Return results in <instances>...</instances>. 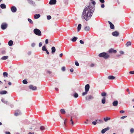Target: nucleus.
<instances>
[{"label": "nucleus", "mask_w": 134, "mask_h": 134, "mask_svg": "<svg viewBox=\"0 0 134 134\" xmlns=\"http://www.w3.org/2000/svg\"><path fill=\"white\" fill-rule=\"evenodd\" d=\"M96 2L93 1L90 3L89 5L85 7L82 13V17L86 21L89 20L92 16L94 10V5Z\"/></svg>", "instance_id": "nucleus-1"}, {"label": "nucleus", "mask_w": 134, "mask_h": 134, "mask_svg": "<svg viewBox=\"0 0 134 134\" xmlns=\"http://www.w3.org/2000/svg\"><path fill=\"white\" fill-rule=\"evenodd\" d=\"M99 56L100 57H103L105 59H107L109 57V55L105 52L99 54Z\"/></svg>", "instance_id": "nucleus-2"}, {"label": "nucleus", "mask_w": 134, "mask_h": 134, "mask_svg": "<svg viewBox=\"0 0 134 134\" xmlns=\"http://www.w3.org/2000/svg\"><path fill=\"white\" fill-rule=\"evenodd\" d=\"M107 95V93L105 92H103L101 93V95L103 97V98L101 100V102L102 104H104L106 102L105 96Z\"/></svg>", "instance_id": "nucleus-3"}, {"label": "nucleus", "mask_w": 134, "mask_h": 134, "mask_svg": "<svg viewBox=\"0 0 134 134\" xmlns=\"http://www.w3.org/2000/svg\"><path fill=\"white\" fill-rule=\"evenodd\" d=\"M34 33L36 35L40 36L41 35V31L37 29H35L34 30Z\"/></svg>", "instance_id": "nucleus-4"}, {"label": "nucleus", "mask_w": 134, "mask_h": 134, "mask_svg": "<svg viewBox=\"0 0 134 134\" xmlns=\"http://www.w3.org/2000/svg\"><path fill=\"white\" fill-rule=\"evenodd\" d=\"M29 88L30 89L33 91L36 90L37 89V87L35 86H34L32 85H30L29 86Z\"/></svg>", "instance_id": "nucleus-5"}, {"label": "nucleus", "mask_w": 134, "mask_h": 134, "mask_svg": "<svg viewBox=\"0 0 134 134\" xmlns=\"http://www.w3.org/2000/svg\"><path fill=\"white\" fill-rule=\"evenodd\" d=\"M11 10L13 13H15L17 11V8L15 6H13L11 7Z\"/></svg>", "instance_id": "nucleus-6"}, {"label": "nucleus", "mask_w": 134, "mask_h": 134, "mask_svg": "<svg viewBox=\"0 0 134 134\" xmlns=\"http://www.w3.org/2000/svg\"><path fill=\"white\" fill-rule=\"evenodd\" d=\"M7 24L5 23H3L1 25V27L2 29H5L7 27Z\"/></svg>", "instance_id": "nucleus-7"}, {"label": "nucleus", "mask_w": 134, "mask_h": 134, "mask_svg": "<svg viewBox=\"0 0 134 134\" xmlns=\"http://www.w3.org/2000/svg\"><path fill=\"white\" fill-rule=\"evenodd\" d=\"M93 97L91 95H89L86 96V99L87 100L91 99H93Z\"/></svg>", "instance_id": "nucleus-8"}, {"label": "nucleus", "mask_w": 134, "mask_h": 134, "mask_svg": "<svg viewBox=\"0 0 134 134\" xmlns=\"http://www.w3.org/2000/svg\"><path fill=\"white\" fill-rule=\"evenodd\" d=\"M112 35L114 36L117 37L119 35V33L117 31H116L112 33Z\"/></svg>", "instance_id": "nucleus-9"}, {"label": "nucleus", "mask_w": 134, "mask_h": 134, "mask_svg": "<svg viewBox=\"0 0 134 134\" xmlns=\"http://www.w3.org/2000/svg\"><path fill=\"white\" fill-rule=\"evenodd\" d=\"M109 129V127H108L107 128L103 129L101 131V133H102L103 134L106 131L108 130Z\"/></svg>", "instance_id": "nucleus-10"}, {"label": "nucleus", "mask_w": 134, "mask_h": 134, "mask_svg": "<svg viewBox=\"0 0 134 134\" xmlns=\"http://www.w3.org/2000/svg\"><path fill=\"white\" fill-rule=\"evenodd\" d=\"M109 53H116V50H114L112 48L110 49L108 51Z\"/></svg>", "instance_id": "nucleus-11"}, {"label": "nucleus", "mask_w": 134, "mask_h": 134, "mask_svg": "<svg viewBox=\"0 0 134 134\" xmlns=\"http://www.w3.org/2000/svg\"><path fill=\"white\" fill-rule=\"evenodd\" d=\"M28 3L33 5H35V3L32 0H27Z\"/></svg>", "instance_id": "nucleus-12"}, {"label": "nucleus", "mask_w": 134, "mask_h": 134, "mask_svg": "<svg viewBox=\"0 0 134 134\" xmlns=\"http://www.w3.org/2000/svg\"><path fill=\"white\" fill-rule=\"evenodd\" d=\"M90 88V85L89 84H87L85 86V91H87L88 92L89 91Z\"/></svg>", "instance_id": "nucleus-13"}, {"label": "nucleus", "mask_w": 134, "mask_h": 134, "mask_svg": "<svg viewBox=\"0 0 134 134\" xmlns=\"http://www.w3.org/2000/svg\"><path fill=\"white\" fill-rule=\"evenodd\" d=\"M56 0H51L49 2L50 4H54L56 3Z\"/></svg>", "instance_id": "nucleus-14"}, {"label": "nucleus", "mask_w": 134, "mask_h": 134, "mask_svg": "<svg viewBox=\"0 0 134 134\" xmlns=\"http://www.w3.org/2000/svg\"><path fill=\"white\" fill-rule=\"evenodd\" d=\"M109 23L110 25V27L111 29H114V25L110 21H109Z\"/></svg>", "instance_id": "nucleus-15"}, {"label": "nucleus", "mask_w": 134, "mask_h": 134, "mask_svg": "<svg viewBox=\"0 0 134 134\" xmlns=\"http://www.w3.org/2000/svg\"><path fill=\"white\" fill-rule=\"evenodd\" d=\"M113 105L114 107L117 106L118 104V102L117 100H114L113 103Z\"/></svg>", "instance_id": "nucleus-16"}, {"label": "nucleus", "mask_w": 134, "mask_h": 134, "mask_svg": "<svg viewBox=\"0 0 134 134\" xmlns=\"http://www.w3.org/2000/svg\"><path fill=\"white\" fill-rule=\"evenodd\" d=\"M40 15L39 14H36L34 15V18L35 19H37L40 16Z\"/></svg>", "instance_id": "nucleus-17"}, {"label": "nucleus", "mask_w": 134, "mask_h": 134, "mask_svg": "<svg viewBox=\"0 0 134 134\" xmlns=\"http://www.w3.org/2000/svg\"><path fill=\"white\" fill-rule=\"evenodd\" d=\"M51 50H52V54H53L55 52V47H53L51 48Z\"/></svg>", "instance_id": "nucleus-18"}, {"label": "nucleus", "mask_w": 134, "mask_h": 134, "mask_svg": "<svg viewBox=\"0 0 134 134\" xmlns=\"http://www.w3.org/2000/svg\"><path fill=\"white\" fill-rule=\"evenodd\" d=\"M115 78V77L113 76H109L108 77V79L109 80H114Z\"/></svg>", "instance_id": "nucleus-19"}, {"label": "nucleus", "mask_w": 134, "mask_h": 134, "mask_svg": "<svg viewBox=\"0 0 134 134\" xmlns=\"http://www.w3.org/2000/svg\"><path fill=\"white\" fill-rule=\"evenodd\" d=\"M0 7L2 9H5L6 8V5L3 4H1Z\"/></svg>", "instance_id": "nucleus-20"}, {"label": "nucleus", "mask_w": 134, "mask_h": 134, "mask_svg": "<svg viewBox=\"0 0 134 134\" xmlns=\"http://www.w3.org/2000/svg\"><path fill=\"white\" fill-rule=\"evenodd\" d=\"M84 30L86 31H88L90 30V27L89 26H86L85 27Z\"/></svg>", "instance_id": "nucleus-21"}, {"label": "nucleus", "mask_w": 134, "mask_h": 134, "mask_svg": "<svg viewBox=\"0 0 134 134\" xmlns=\"http://www.w3.org/2000/svg\"><path fill=\"white\" fill-rule=\"evenodd\" d=\"M40 129L41 131H42L45 130V128L43 126H41L40 127Z\"/></svg>", "instance_id": "nucleus-22"}, {"label": "nucleus", "mask_w": 134, "mask_h": 134, "mask_svg": "<svg viewBox=\"0 0 134 134\" xmlns=\"http://www.w3.org/2000/svg\"><path fill=\"white\" fill-rule=\"evenodd\" d=\"M77 39V38L76 37H74L71 40V41L73 42H74L76 41Z\"/></svg>", "instance_id": "nucleus-23"}, {"label": "nucleus", "mask_w": 134, "mask_h": 134, "mask_svg": "<svg viewBox=\"0 0 134 134\" xmlns=\"http://www.w3.org/2000/svg\"><path fill=\"white\" fill-rule=\"evenodd\" d=\"M81 24H79L78 25L77 27V31H79L81 29Z\"/></svg>", "instance_id": "nucleus-24"}, {"label": "nucleus", "mask_w": 134, "mask_h": 134, "mask_svg": "<svg viewBox=\"0 0 134 134\" xmlns=\"http://www.w3.org/2000/svg\"><path fill=\"white\" fill-rule=\"evenodd\" d=\"M7 93V91H3L0 92V94H5Z\"/></svg>", "instance_id": "nucleus-25"}, {"label": "nucleus", "mask_w": 134, "mask_h": 134, "mask_svg": "<svg viewBox=\"0 0 134 134\" xmlns=\"http://www.w3.org/2000/svg\"><path fill=\"white\" fill-rule=\"evenodd\" d=\"M20 114H21V112L20 111L18 110V112H17L15 113V116H17L18 115H20Z\"/></svg>", "instance_id": "nucleus-26"}, {"label": "nucleus", "mask_w": 134, "mask_h": 134, "mask_svg": "<svg viewBox=\"0 0 134 134\" xmlns=\"http://www.w3.org/2000/svg\"><path fill=\"white\" fill-rule=\"evenodd\" d=\"M13 42L12 40H10L8 42V45L10 46H12L13 44Z\"/></svg>", "instance_id": "nucleus-27"}, {"label": "nucleus", "mask_w": 134, "mask_h": 134, "mask_svg": "<svg viewBox=\"0 0 134 134\" xmlns=\"http://www.w3.org/2000/svg\"><path fill=\"white\" fill-rule=\"evenodd\" d=\"M110 118H108V117H106V118H104V120L105 122H107L108 120H110Z\"/></svg>", "instance_id": "nucleus-28"}, {"label": "nucleus", "mask_w": 134, "mask_h": 134, "mask_svg": "<svg viewBox=\"0 0 134 134\" xmlns=\"http://www.w3.org/2000/svg\"><path fill=\"white\" fill-rule=\"evenodd\" d=\"M131 44V42L130 41H128L126 44V47H128L129 46H130Z\"/></svg>", "instance_id": "nucleus-29"}, {"label": "nucleus", "mask_w": 134, "mask_h": 134, "mask_svg": "<svg viewBox=\"0 0 134 134\" xmlns=\"http://www.w3.org/2000/svg\"><path fill=\"white\" fill-rule=\"evenodd\" d=\"M61 113L62 114H64L65 113V111L64 109H61L60 110Z\"/></svg>", "instance_id": "nucleus-30"}, {"label": "nucleus", "mask_w": 134, "mask_h": 134, "mask_svg": "<svg viewBox=\"0 0 134 134\" xmlns=\"http://www.w3.org/2000/svg\"><path fill=\"white\" fill-rule=\"evenodd\" d=\"M3 75L4 77H6L8 76V74L7 72H4L3 73Z\"/></svg>", "instance_id": "nucleus-31"}, {"label": "nucleus", "mask_w": 134, "mask_h": 134, "mask_svg": "<svg viewBox=\"0 0 134 134\" xmlns=\"http://www.w3.org/2000/svg\"><path fill=\"white\" fill-rule=\"evenodd\" d=\"M8 58V56H4L2 57L1 59L2 60H5L7 59Z\"/></svg>", "instance_id": "nucleus-32"}, {"label": "nucleus", "mask_w": 134, "mask_h": 134, "mask_svg": "<svg viewBox=\"0 0 134 134\" xmlns=\"http://www.w3.org/2000/svg\"><path fill=\"white\" fill-rule=\"evenodd\" d=\"M2 102L4 103L7 104H8V102L7 101H5L4 99H2L1 100Z\"/></svg>", "instance_id": "nucleus-33"}, {"label": "nucleus", "mask_w": 134, "mask_h": 134, "mask_svg": "<svg viewBox=\"0 0 134 134\" xmlns=\"http://www.w3.org/2000/svg\"><path fill=\"white\" fill-rule=\"evenodd\" d=\"M28 21L31 24H33V21L32 20L29 18L28 19Z\"/></svg>", "instance_id": "nucleus-34"}, {"label": "nucleus", "mask_w": 134, "mask_h": 134, "mask_svg": "<svg viewBox=\"0 0 134 134\" xmlns=\"http://www.w3.org/2000/svg\"><path fill=\"white\" fill-rule=\"evenodd\" d=\"M47 49L46 48L45 46H43L42 47V50L44 51H45L47 50Z\"/></svg>", "instance_id": "nucleus-35"}, {"label": "nucleus", "mask_w": 134, "mask_h": 134, "mask_svg": "<svg viewBox=\"0 0 134 134\" xmlns=\"http://www.w3.org/2000/svg\"><path fill=\"white\" fill-rule=\"evenodd\" d=\"M74 96L75 98H77L78 97V95L77 93H75L74 94Z\"/></svg>", "instance_id": "nucleus-36"}, {"label": "nucleus", "mask_w": 134, "mask_h": 134, "mask_svg": "<svg viewBox=\"0 0 134 134\" xmlns=\"http://www.w3.org/2000/svg\"><path fill=\"white\" fill-rule=\"evenodd\" d=\"M88 92V91H85V92H83L82 93V95L83 96H84L86 95V94H87Z\"/></svg>", "instance_id": "nucleus-37"}, {"label": "nucleus", "mask_w": 134, "mask_h": 134, "mask_svg": "<svg viewBox=\"0 0 134 134\" xmlns=\"http://www.w3.org/2000/svg\"><path fill=\"white\" fill-rule=\"evenodd\" d=\"M23 83L24 84H27V81L25 80H24L23 81Z\"/></svg>", "instance_id": "nucleus-38"}, {"label": "nucleus", "mask_w": 134, "mask_h": 134, "mask_svg": "<svg viewBox=\"0 0 134 134\" xmlns=\"http://www.w3.org/2000/svg\"><path fill=\"white\" fill-rule=\"evenodd\" d=\"M51 18V17L50 15H48L47 16V19L48 20L50 19Z\"/></svg>", "instance_id": "nucleus-39"}, {"label": "nucleus", "mask_w": 134, "mask_h": 134, "mask_svg": "<svg viewBox=\"0 0 134 134\" xmlns=\"http://www.w3.org/2000/svg\"><path fill=\"white\" fill-rule=\"evenodd\" d=\"M70 121L71 122V124L72 125H73L74 124V122L72 120V117H71V119L70 120Z\"/></svg>", "instance_id": "nucleus-40"}, {"label": "nucleus", "mask_w": 134, "mask_h": 134, "mask_svg": "<svg viewBox=\"0 0 134 134\" xmlns=\"http://www.w3.org/2000/svg\"><path fill=\"white\" fill-rule=\"evenodd\" d=\"M75 64L76 65V66H78L79 65V64L78 62L77 61H75Z\"/></svg>", "instance_id": "nucleus-41"}, {"label": "nucleus", "mask_w": 134, "mask_h": 134, "mask_svg": "<svg viewBox=\"0 0 134 134\" xmlns=\"http://www.w3.org/2000/svg\"><path fill=\"white\" fill-rule=\"evenodd\" d=\"M62 70L63 71H64L65 70V67H63L62 68Z\"/></svg>", "instance_id": "nucleus-42"}, {"label": "nucleus", "mask_w": 134, "mask_h": 134, "mask_svg": "<svg viewBox=\"0 0 134 134\" xmlns=\"http://www.w3.org/2000/svg\"><path fill=\"white\" fill-rule=\"evenodd\" d=\"M134 132V129H133L132 128L130 129V132L131 133H133Z\"/></svg>", "instance_id": "nucleus-43"}, {"label": "nucleus", "mask_w": 134, "mask_h": 134, "mask_svg": "<svg viewBox=\"0 0 134 134\" xmlns=\"http://www.w3.org/2000/svg\"><path fill=\"white\" fill-rule=\"evenodd\" d=\"M127 117V116H122L120 118L121 119H124L126 118Z\"/></svg>", "instance_id": "nucleus-44"}, {"label": "nucleus", "mask_w": 134, "mask_h": 134, "mask_svg": "<svg viewBox=\"0 0 134 134\" xmlns=\"http://www.w3.org/2000/svg\"><path fill=\"white\" fill-rule=\"evenodd\" d=\"M92 124L94 125H96L97 124V122L96 121H93L92 122Z\"/></svg>", "instance_id": "nucleus-45"}, {"label": "nucleus", "mask_w": 134, "mask_h": 134, "mask_svg": "<svg viewBox=\"0 0 134 134\" xmlns=\"http://www.w3.org/2000/svg\"><path fill=\"white\" fill-rule=\"evenodd\" d=\"M104 5L103 4H101V7L102 8H103L104 7Z\"/></svg>", "instance_id": "nucleus-46"}, {"label": "nucleus", "mask_w": 134, "mask_h": 134, "mask_svg": "<svg viewBox=\"0 0 134 134\" xmlns=\"http://www.w3.org/2000/svg\"><path fill=\"white\" fill-rule=\"evenodd\" d=\"M80 43L81 44H83L84 43V42L82 40H80Z\"/></svg>", "instance_id": "nucleus-47"}, {"label": "nucleus", "mask_w": 134, "mask_h": 134, "mask_svg": "<svg viewBox=\"0 0 134 134\" xmlns=\"http://www.w3.org/2000/svg\"><path fill=\"white\" fill-rule=\"evenodd\" d=\"M129 73L130 74H134V71H130L129 72Z\"/></svg>", "instance_id": "nucleus-48"}, {"label": "nucleus", "mask_w": 134, "mask_h": 134, "mask_svg": "<svg viewBox=\"0 0 134 134\" xmlns=\"http://www.w3.org/2000/svg\"><path fill=\"white\" fill-rule=\"evenodd\" d=\"M42 45V42H40L39 43V47H40Z\"/></svg>", "instance_id": "nucleus-49"}, {"label": "nucleus", "mask_w": 134, "mask_h": 134, "mask_svg": "<svg viewBox=\"0 0 134 134\" xmlns=\"http://www.w3.org/2000/svg\"><path fill=\"white\" fill-rule=\"evenodd\" d=\"M99 1L102 3H103L105 2L104 0H99Z\"/></svg>", "instance_id": "nucleus-50"}, {"label": "nucleus", "mask_w": 134, "mask_h": 134, "mask_svg": "<svg viewBox=\"0 0 134 134\" xmlns=\"http://www.w3.org/2000/svg\"><path fill=\"white\" fill-rule=\"evenodd\" d=\"M45 43L46 44H47L48 43V40L47 39H46L45 40Z\"/></svg>", "instance_id": "nucleus-51"}, {"label": "nucleus", "mask_w": 134, "mask_h": 134, "mask_svg": "<svg viewBox=\"0 0 134 134\" xmlns=\"http://www.w3.org/2000/svg\"><path fill=\"white\" fill-rule=\"evenodd\" d=\"M95 64H94L92 63L90 65V66L91 67H93L94 66Z\"/></svg>", "instance_id": "nucleus-52"}, {"label": "nucleus", "mask_w": 134, "mask_h": 134, "mask_svg": "<svg viewBox=\"0 0 134 134\" xmlns=\"http://www.w3.org/2000/svg\"><path fill=\"white\" fill-rule=\"evenodd\" d=\"M124 112L125 111L123 110H121L120 111V113H124Z\"/></svg>", "instance_id": "nucleus-53"}, {"label": "nucleus", "mask_w": 134, "mask_h": 134, "mask_svg": "<svg viewBox=\"0 0 134 134\" xmlns=\"http://www.w3.org/2000/svg\"><path fill=\"white\" fill-rule=\"evenodd\" d=\"M35 43H32L31 44V46L32 47H34L35 46Z\"/></svg>", "instance_id": "nucleus-54"}, {"label": "nucleus", "mask_w": 134, "mask_h": 134, "mask_svg": "<svg viewBox=\"0 0 134 134\" xmlns=\"http://www.w3.org/2000/svg\"><path fill=\"white\" fill-rule=\"evenodd\" d=\"M120 54H123L124 53V52L122 51H120Z\"/></svg>", "instance_id": "nucleus-55"}, {"label": "nucleus", "mask_w": 134, "mask_h": 134, "mask_svg": "<svg viewBox=\"0 0 134 134\" xmlns=\"http://www.w3.org/2000/svg\"><path fill=\"white\" fill-rule=\"evenodd\" d=\"M70 70V71L71 72H73L74 71V70L72 68Z\"/></svg>", "instance_id": "nucleus-56"}, {"label": "nucleus", "mask_w": 134, "mask_h": 134, "mask_svg": "<svg viewBox=\"0 0 134 134\" xmlns=\"http://www.w3.org/2000/svg\"><path fill=\"white\" fill-rule=\"evenodd\" d=\"M67 121V119H65L64 123L65 125V122H66Z\"/></svg>", "instance_id": "nucleus-57"}, {"label": "nucleus", "mask_w": 134, "mask_h": 134, "mask_svg": "<svg viewBox=\"0 0 134 134\" xmlns=\"http://www.w3.org/2000/svg\"><path fill=\"white\" fill-rule=\"evenodd\" d=\"M63 54L61 53L59 54V57H62L63 56Z\"/></svg>", "instance_id": "nucleus-58"}, {"label": "nucleus", "mask_w": 134, "mask_h": 134, "mask_svg": "<svg viewBox=\"0 0 134 134\" xmlns=\"http://www.w3.org/2000/svg\"><path fill=\"white\" fill-rule=\"evenodd\" d=\"M126 91H127V92H129V94H130V91H129V89L127 88V89H126Z\"/></svg>", "instance_id": "nucleus-59"}, {"label": "nucleus", "mask_w": 134, "mask_h": 134, "mask_svg": "<svg viewBox=\"0 0 134 134\" xmlns=\"http://www.w3.org/2000/svg\"><path fill=\"white\" fill-rule=\"evenodd\" d=\"M45 51L46 52V53H47V54H49V53L48 52V50H47L46 51Z\"/></svg>", "instance_id": "nucleus-60"}, {"label": "nucleus", "mask_w": 134, "mask_h": 134, "mask_svg": "<svg viewBox=\"0 0 134 134\" xmlns=\"http://www.w3.org/2000/svg\"><path fill=\"white\" fill-rule=\"evenodd\" d=\"M6 134H10V133L9 132H5Z\"/></svg>", "instance_id": "nucleus-61"}, {"label": "nucleus", "mask_w": 134, "mask_h": 134, "mask_svg": "<svg viewBox=\"0 0 134 134\" xmlns=\"http://www.w3.org/2000/svg\"><path fill=\"white\" fill-rule=\"evenodd\" d=\"M28 134H34V132L31 133V132H30Z\"/></svg>", "instance_id": "nucleus-62"}, {"label": "nucleus", "mask_w": 134, "mask_h": 134, "mask_svg": "<svg viewBox=\"0 0 134 134\" xmlns=\"http://www.w3.org/2000/svg\"><path fill=\"white\" fill-rule=\"evenodd\" d=\"M8 84L9 85H11L12 84V83L11 82H8Z\"/></svg>", "instance_id": "nucleus-63"}, {"label": "nucleus", "mask_w": 134, "mask_h": 134, "mask_svg": "<svg viewBox=\"0 0 134 134\" xmlns=\"http://www.w3.org/2000/svg\"><path fill=\"white\" fill-rule=\"evenodd\" d=\"M47 72L49 74H51V72L50 71H48Z\"/></svg>", "instance_id": "nucleus-64"}]
</instances>
